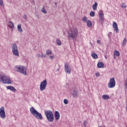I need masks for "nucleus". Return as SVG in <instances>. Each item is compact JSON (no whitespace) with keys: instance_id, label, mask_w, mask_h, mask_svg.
<instances>
[{"instance_id":"f257e3e1","label":"nucleus","mask_w":127,"mask_h":127,"mask_svg":"<svg viewBox=\"0 0 127 127\" xmlns=\"http://www.w3.org/2000/svg\"><path fill=\"white\" fill-rule=\"evenodd\" d=\"M78 36V31L77 29H70L67 34V37L69 40H73L76 39V38Z\"/></svg>"},{"instance_id":"f03ea898","label":"nucleus","mask_w":127,"mask_h":127,"mask_svg":"<svg viewBox=\"0 0 127 127\" xmlns=\"http://www.w3.org/2000/svg\"><path fill=\"white\" fill-rule=\"evenodd\" d=\"M30 112L36 119H38V120H42V119H43L41 113L38 112L34 107H31L30 108Z\"/></svg>"},{"instance_id":"7ed1b4c3","label":"nucleus","mask_w":127,"mask_h":127,"mask_svg":"<svg viewBox=\"0 0 127 127\" xmlns=\"http://www.w3.org/2000/svg\"><path fill=\"white\" fill-rule=\"evenodd\" d=\"M0 83L3 82V84H11L12 83L11 79L4 74L2 75L1 74H0Z\"/></svg>"},{"instance_id":"20e7f679","label":"nucleus","mask_w":127,"mask_h":127,"mask_svg":"<svg viewBox=\"0 0 127 127\" xmlns=\"http://www.w3.org/2000/svg\"><path fill=\"white\" fill-rule=\"evenodd\" d=\"M24 66L22 65H16L15 66V70L16 72H20L23 75H26V70H25Z\"/></svg>"},{"instance_id":"39448f33","label":"nucleus","mask_w":127,"mask_h":127,"mask_svg":"<svg viewBox=\"0 0 127 127\" xmlns=\"http://www.w3.org/2000/svg\"><path fill=\"white\" fill-rule=\"evenodd\" d=\"M47 86V80L45 79L40 83V91H44V90L46 89Z\"/></svg>"},{"instance_id":"423d86ee","label":"nucleus","mask_w":127,"mask_h":127,"mask_svg":"<svg viewBox=\"0 0 127 127\" xmlns=\"http://www.w3.org/2000/svg\"><path fill=\"white\" fill-rule=\"evenodd\" d=\"M116 86V80H115V78H111L110 80V82L108 83V87L109 88H114Z\"/></svg>"},{"instance_id":"0eeeda50","label":"nucleus","mask_w":127,"mask_h":127,"mask_svg":"<svg viewBox=\"0 0 127 127\" xmlns=\"http://www.w3.org/2000/svg\"><path fill=\"white\" fill-rule=\"evenodd\" d=\"M0 117L1 119H5V112H4V107L3 106L0 109Z\"/></svg>"},{"instance_id":"6e6552de","label":"nucleus","mask_w":127,"mask_h":127,"mask_svg":"<svg viewBox=\"0 0 127 127\" xmlns=\"http://www.w3.org/2000/svg\"><path fill=\"white\" fill-rule=\"evenodd\" d=\"M64 70L67 74H70L71 73V67L67 64H65L64 65Z\"/></svg>"},{"instance_id":"1a4fd4ad","label":"nucleus","mask_w":127,"mask_h":127,"mask_svg":"<svg viewBox=\"0 0 127 127\" xmlns=\"http://www.w3.org/2000/svg\"><path fill=\"white\" fill-rule=\"evenodd\" d=\"M44 113L46 118H48L54 115L53 112L51 110H45Z\"/></svg>"},{"instance_id":"9d476101","label":"nucleus","mask_w":127,"mask_h":127,"mask_svg":"<svg viewBox=\"0 0 127 127\" xmlns=\"http://www.w3.org/2000/svg\"><path fill=\"white\" fill-rule=\"evenodd\" d=\"M113 27L114 28V31H116V33H119V28L118 27V24L116 22H114L113 23Z\"/></svg>"},{"instance_id":"9b49d317","label":"nucleus","mask_w":127,"mask_h":127,"mask_svg":"<svg viewBox=\"0 0 127 127\" xmlns=\"http://www.w3.org/2000/svg\"><path fill=\"white\" fill-rule=\"evenodd\" d=\"M47 120H48V122H50V123H53V122H54V115L53 114L51 116H49V117H47Z\"/></svg>"},{"instance_id":"f8f14e48","label":"nucleus","mask_w":127,"mask_h":127,"mask_svg":"<svg viewBox=\"0 0 127 127\" xmlns=\"http://www.w3.org/2000/svg\"><path fill=\"white\" fill-rule=\"evenodd\" d=\"M55 118L56 121H58V120H59V119H60V114H59V112L55 111Z\"/></svg>"},{"instance_id":"ddd939ff","label":"nucleus","mask_w":127,"mask_h":127,"mask_svg":"<svg viewBox=\"0 0 127 127\" xmlns=\"http://www.w3.org/2000/svg\"><path fill=\"white\" fill-rule=\"evenodd\" d=\"M6 89L7 90H10V91H12V92H16V89H15V88H14L12 86H6Z\"/></svg>"},{"instance_id":"4468645a","label":"nucleus","mask_w":127,"mask_h":127,"mask_svg":"<svg viewBox=\"0 0 127 127\" xmlns=\"http://www.w3.org/2000/svg\"><path fill=\"white\" fill-rule=\"evenodd\" d=\"M8 23L9 24L8 25V26H9L10 28H11V31H12L13 30V28H14V24L11 21H9Z\"/></svg>"},{"instance_id":"2eb2a0df","label":"nucleus","mask_w":127,"mask_h":127,"mask_svg":"<svg viewBox=\"0 0 127 127\" xmlns=\"http://www.w3.org/2000/svg\"><path fill=\"white\" fill-rule=\"evenodd\" d=\"M99 21L103 23V21H104V14L102 13H99Z\"/></svg>"},{"instance_id":"dca6fc26","label":"nucleus","mask_w":127,"mask_h":127,"mask_svg":"<svg viewBox=\"0 0 127 127\" xmlns=\"http://www.w3.org/2000/svg\"><path fill=\"white\" fill-rule=\"evenodd\" d=\"M18 49L12 50V53L15 55V56H18V55L19 54V53L18 52Z\"/></svg>"},{"instance_id":"f3484780","label":"nucleus","mask_w":127,"mask_h":127,"mask_svg":"<svg viewBox=\"0 0 127 127\" xmlns=\"http://www.w3.org/2000/svg\"><path fill=\"white\" fill-rule=\"evenodd\" d=\"M98 68H104L105 67V64L103 62H99L97 64Z\"/></svg>"},{"instance_id":"a211bd4d","label":"nucleus","mask_w":127,"mask_h":127,"mask_svg":"<svg viewBox=\"0 0 127 127\" xmlns=\"http://www.w3.org/2000/svg\"><path fill=\"white\" fill-rule=\"evenodd\" d=\"M72 95L74 98H77V97H78V91H76L75 90H74L72 93Z\"/></svg>"},{"instance_id":"6ab92c4d","label":"nucleus","mask_w":127,"mask_h":127,"mask_svg":"<svg viewBox=\"0 0 127 127\" xmlns=\"http://www.w3.org/2000/svg\"><path fill=\"white\" fill-rule=\"evenodd\" d=\"M86 23H87V26H88V27H91L92 24V22H91V20H87Z\"/></svg>"},{"instance_id":"aec40b11","label":"nucleus","mask_w":127,"mask_h":127,"mask_svg":"<svg viewBox=\"0 0 127 127\" xmlns=\"http://www.w3.org/2000/svg\"><path fill=\"white\" fill-rule=\"evenodd\" d=\"M97 6H98V3L97 2H95L94 4L92 5V8L93 10H96V9H97Z\"/></svg>"},{"instance_id":"412c9836","label":"nucleus","mask_w":127,"mask_h":127,"mask_svg":"<svg viewBox=\"0 0 127 127\" xmlns=\"http://www.w3.org/2000/svg\"><path fill=\"white\" fill-rule=\"evenodd\" d=\"M17 30L18 32H22V28H21V25L18 24L17 25Z\"/></svg>"},{"instance_id":"4be33fe9","label":"nucleus","mask_w":127,"mask_h":127,"mask_svg":"<svg viewBox=\"0 0 127 127\" xmlns=\"http://www.w3.org/2000/svg\"><path fill=\"white\" fill-rule=\"evenodd\" d=\"M102 99H103V100H109V99H110V96L108 95L105 94L102 96Z\"/></svg>"},{"instance_id":"5701e85b","label":"nucleus","mask_w":127,"mask_h":127,"mask_svg":"<svg viewBox=\"0 0 127 127\" xmlns=\"http://www.w3.org/2000/svg\"><path fill=\"white\" fill-rule=\"evenodd\" d=\"M11 48H12V50H14V49H17V46L16 45V44L14 43V44H12L11 45Z\"/></svg>"},{"instance_id":"b1692460","label":"nucleus","mask_w":127,"mask_h":127,"mask_svg":"<svg viewBox=\"0 0 127 127\" xmlns=\"http://www.w3.org/2000/svg\"><path fill=\"white\" fill-rule=\"evenodd\" d=\"M91 56L93 59H97L98 58V55H97L96 53H93L91 54Z\"/></svg>"},{"instance_id":"393cba45","label":"nucleus","mask_w":127,"mask_h":127,"mask_svg":"<svg viewBox=\"0 0 127 127\" xmlns=\"http://www.w3.org/2000/svg\"><path fill=\"white\" fill-rule=\"evenodd\" d=\"M114 54L116 55V56H117V57H119V56H120V52H119V51H115Z\"/></svg>"},{"instance_id":"a878e982","label":"nucleus","mask_w":127,"mask_h":127,"mask_svg":"<svg viewBox=\"0 0 127 127\" xmlns=\"http://www.w3.org/2000/svg\"><path fill=\"white\" fill-rule=\"evenodd\" d=\"M56 43L59 46H60V45H61V44H62V43L61 42V41H60V40H58V39H57Z\"/></svg>"},{"instance_id":"bb28decb","label":"nucleus","mask_w":127,"mask_h":127,"mask_svg":"<svg viewBox=\"0 0 127 127\" xmlns=\"http://www.w3.org/2000/svg\"><path fill=\"white\" fill-rule=\"evenodd\" d=\"M46 55H52V52H51L50 50H48L46 51Z\"/></svg>"},{"instance_id":"cd10ccee","label":"nucleus","mask_w":127,"mask_h":127,"mask_svg":"<svg viewBox=\"0 0 127 127\" xmlns=\"http://www.w3.org/2000/svg\"><path fill=\"white\" fill-rule=\"evenodd\" d=\"M95 15V12L94 11H92L90 12V16L92 17H94Z\"/></svg>"},{"instance_id":"c85d7f7f","label":"nucleus","mask_w":127,"mask_h":127,"mask_svg":"<svg viewBox=\"0 0 127 127\" xmlns=\"http://www.w3.org/2000/svg\"><path fill=\"white\" fill-rule=\"evenodd\" d=\"M42 12L43 13L46 14L47 13V11H46V10H45V8L44 7H43L41 9Z\"/></svg>"},{"instance_id":"c756f323","label":"nucleus","mask_w":127,"mask_h":127,"mask_svg":"<svg viewBox=\"0 0 127 127\" xmlns=\"http://www.w3.org/2000/svg\"><path fill=\"white\" fill-rule=\"evenodd\" d=\"M82 20L83 21H88V18L86 16H84L82 18Z\"/></svg>"},{"instance_id":"7c9ffc66","label":"nucleus","mask_w":127,"mask_h":127,"mask_svg":"<svg viewBox=\"0 0 127 127\" xmlns=\"http://www.w3.org/2000/svg\"><path fill=\"white\" fill-rule=\"evenodd\" d=\"M126 43H127V39L125 38L123 40V43H122V46H125Z\"/></svg>"},{"instance_id":"2f4dec72","label":"nucleus","mask_w":127,"mask_h":127,"mask_svg":"<svg viewBox=\"0 0 127 127\" xmlns=\"http://www.w3.org/2000/svg\"><path fill=\"white\" fill-rule=\"evenodd\" d=\"M0 5L2 7L4 6V4H3V1L2 0H0Z\"/></svg>"},{"instance_id":"473e14b6","label":"nucleus","mask_w":127,"mask_h":127,"mask_svg":"<svg viewBox=\"0 0 127 127\" xmlns=\"http://www.w3.org/2000/svg\"><path fill=\"white\" fill-rule=\"evenodd\" d=\"M64 103L65 104V105H68V103H69V101L67 99H64Z\"/></svg>"},{"instance_id":"72a5a7b5","label":"nucleus","mask_w":127,"mask_h":127,"mask_svg":"<svg viewBox=\"0 0 127 127\" xmlns=\"http://www.w3.org/2000/svg\"><path fill=\"white\" fill-rule=\"evenodd\" d=\"M41 58H46V55L44 54H42V55H41Z\"/></svg>"},{"instance_id":"f704fd0d","label":"nucleus","mask_w":127,"mask_h":127,"mask_svg":"<svg viewBox=\"0 0 127 127\" xmlns=\"http://www.w3.org/2000/svg\"><path fill=\"white\" fill-rule=\"evenodd\" d=\"M121 6L122 8H126V5L125 4V3H123L122 4Z\"/></svg>"},{"instance_id":"c9c22d12","label":"nucleus","mask_w":127,"mask_h":127,"mask_svg":"<svg viewBox=\"0 0 127 127\" xmlns=\"http://www.w3.org/2000/svg\"><path fill=\"white\" fill-rule=\"evenodd\" d=\"M83 125H84V127H86V126H87V121H84L83 122Z\"/></svg>"},{"instance_id":"e433bc0d","label":"nucleus","mask_w":127,"mask_h":127,"mask_svg":"<svg viewBox=\"0 0 127 127\" xmlns=\"http://www.w3.org/2000/svg\"><path fill=\"white\" fill-rule=\"evenodd\" d=\"M23 17H24V19H25V20H26V18H27V15H26V14H24Z\"/></svg>"},{"instance_id":"4c0bfd02","label":"nucleus","mask_w":127,"mask_h":127,"mask_svg":"<svg viewBox=\"0 0 127 127\" xmlns=\"http://www.w3.org/2000/svg\"><path fill=\"white\" fill-rule=\"evenodd\" d=\"M49 58H50L51 60H52V59H53V58H54V56H51L49 57Z\"/></svg>"},{"instance_id":"58836bf2","label":"nucleus","mask_w":127,"mask_h":127,"mask_svg":"<svg viewBox=\"0 0 127 127\" xmlns=\"http://www.w3.org/2000/svg\"><path fill=\"white\" fill-rule=\"evenodd\" d=\"M96 75L97 77H100V72H97L96 73Z\"/></svg>"},{"instance_id":"ea45409f","label":"nucleus","mask_w":127,"mask_h":127,"mask_svg":"<svg viewBox=\"0 0 127 127\" xmlns=\"http://www.w3.org/2000/svg\"><path fill=\"white\" fill-rule=\"evenodd\" d=\"M108 38H109V39H111V38H112V37L111 36V35H110V34H108Z\"/></svg>"},{"instance_id":"a19ab883","label":"nucleus","mask_w":127,"mask_h":127,"mask_svg":"<svg viewBox=\"0 0 127 127\" xmlns=\"http://www.w3.org/2000/svg\"><path fill=\"white\" fill-rule=\"evenodd\" d=\"M97 43L100 44L101 43V41L100 40H97Z\"/></svg>"},{"instance_id":"79ce46f5","label":"nucleus","mask_w":127,"mask_h":127,"mask_svg":"<svg viewBox=\"0 0 127 127\" xmlns=\"http://www.w3.org/2000/svg\"><path fill=\"white\" fill-rule=\"evenodd\" d=\"M55 4L56 6H57V4H58V2H55Z\"/></svg>"},{"instance_id":"37998d69","label":"nucleus","mask_w":127,"mask_h":127,"mask_svg":"<svg viewBox=\"0 0 127 127\" xmlns=\"http://www.w3.org/2000/svg\"><path fill=\"white\" fill-rule=\"evenodd\" d=\"M38 57H41V55H40V54H38Z\"/></svg>"},{"instance_id":"c03bdc74","label":"nucleus","mask_w":127,"mask_h":127,"mask_svg":"<svg viewBox=\"0 0 127 127\" xmlns=\"http://www.w3.org/2000/svg\"><path fill=\"white\" fill-rule=\"evenodd\" d=\"M59 70H60V68H58V69L56 70L57 72L58 71H59Z\"/></svg>"},{"instance_id":"a18cd8bd","label":"nucleus","mask_w":127,"mask_h":127,"mask_svg":"<svg viewBox=\"0 0 127 127\" xmlns=\"http://www.w3.org/2000/svg\"><path fill=\"white\" fill-rule=\"evenodd\" d=\"M105 58L106 59H108V57L107 56H105Z\"/></svg>"},{"instance_id":"49530a36","label":"nucleus","mask_w":127,"mask_h":127,"mask_svg":"<svg viewBox=\"0 0 127 127\" xmlns=\"http://www.w3.org/2000/svg\"><path fill=\"white\" fill-rule=\"evenodd\" d=\"M114 59H116V56H114Z\"/></svg>"},{"instance_id":"de8ad7c7","label":"nucleus","mask_w":127,"mask_h":127,"mask_svg":"<svg viewBox=\"0 0 127 127\" xmlns=\"http://www.w3.org/2000/svg\"><path fill=\"white\" fill-rule=\"evenodd\" d=\"M79 123L81 124V123H82V122L79 121Z\"/></svg>"},{"instance_id":"09e8293b","label":"nucleus","mask_w":127,"mask_h":127,"mask_svg":"<svg viewBox=\"0 0 127 127\" xmlns=\"http://www.w3.org/2000/svg\"><path fill=\"white\" fill-rule=\"evenodd\" d=\"M126 108H127V104H126Z\"/></svg>"},{"instance_id":"8fccbe9b","label":"nucleus","mask_w":127,"mask_h":127,"mask_svg":"<svg viewBox=\"0 0 127 127\" xmlns=\"http://www.w3.org/2000/svg\"><path fill=\"white\" fill-rule=\"evenodd\" d=\"M109 33L111 34L112 32H110Z\"/></svg>"},{"instance_id":"3c124183","label":"nucleus","mask_w":127,"mask_h":127,"mask_svg":"<svg viewBox=\"0 0 127 127\" xmlns=\"http://www.w3.org/2000/svg\"><path fill=\"white\" fill-rule=\"evenodd\" d=\"M98 127H102L101 126H99Z\"/></svg>"}]
</instances>
